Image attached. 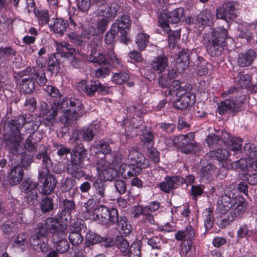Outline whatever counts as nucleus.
<instances>
[{"label":"nucleus","mask_w":257,"mask_h":257,"mask_svg":"<svg viewBox=\"0 0 257 257\" xmlns=\"http://www.w3.org/2000/svg\"><path fill=\"white\" fill-rule=\"evenodd\" d=\"M238 4L235 2H225L216 9V18L222 19L225 25L219 27L218 30H212L204 35L203 44L208 54L212 57L219 56L226 45V40L229 38L228 29L230 22L236 17V7Z\"/></svg>","instance_id":"nucleus-1"},{"label":"nucleus","mask_w":257,"mask_h":257,"mask_svg":"<svg viewBox=\"0 0 257 257\" xmlns=\"http://www.w3.org/2000/svg\"><path fill=\"white\" fill-rule=\"evenodd\" d=\"M63 209L57 214L56 218L48 217L45 220L46 227L53 234V240L66 241L64 230L71 220V213L76 209V204L73 199H63L60 201Z\"/></svg>","instance_id":"nucleus-2"},{"label":"nucleus","mask_w":257,"mask_h":257,"mask_svg":"<svg viewBox=\"0 0 257 257\" xmlns=\"http://www.w3.org/2000/svg\"><path fill=\"white\" fill-rule=\"evenodd\" d=\"M41 124L40 119H33L30 115H20L7 122L6 127L24 139L29 134L36 132Z\"/></svg>","instance_id":"nucleus-3"},{"label":"nucleus","mask_w":257,"mask_h":257,"mask_svg":"<svg viewBox=\"0 0 257 257\" xmlns=\"http://www.w3.org/2000/svg\"><path fill=\"white\" fill-rule=\"evenodd\" d=\"M247 202L241 195H235L230 192L222 194L217 201V209L221 215H225L233 207L230 212L242 214L246 210Z\"/></svg>","instance_id":"nucleus-4"},{"label":"nucleus","mask_w":257,"mask_h":257,"mask_svg":"<svg viewBox=\"0 0 257 257\" xmlns=\"http://www.w3.org/2000/svg\"><path fill=\"white\" fill-rule=\"evenodd\" d=\"M84 106L80 99L71 97L70 99L64 100L59 109L63 112L60 120L63 123L68 125L75 124L82 115Z\"/></svg>","instance_id":"nucleus-5"},{"label":"nucleus","mask_w":257,"mask_h":257,"mask_svg":"<svg viewBox=\"0 0 257 257\" xmlns=\"http://www.w3.org/2000/svg\"><path fill=\"white\" fill-rule=\"evenodd\" d=\"M118 211L115 208L109 209L107 207L101 205L97 206L94 209L95 219L103 225L115 224L117 221Z\"/></svg>","instance_id":"nucleus-6"},{"label":"nucleus","mask_w":257,"mask_h":257,"mask_svg":"<svg viewBox=\"0 0 257 257\" xmlns=\"http://www.w3.org/2000/svg\"><path fill=\"white\" fill-rule=\"evenodd\" d=\"M234 100L227 99L221 101L218 106L217 112L220 115L226 113L236 112L242 109V104L245 100V95L237 96L235 94H232Z\"/></svg>","instance_id":"nucleus-7"},{"label":"nucleus","mask_w":257,"mask_h":257,"mask_svg":"<svg viewBox=\"0 0 257 257\" xmlns=\"http://www.w3.org/2000/svg\"><path fill=\"white\" fill-rule=\"evenodd\" d=\"M132 20L130 17L123 14L118 17L112 26L120 34L119 40L121 43L127 45L131 42V39L127 37L128 32L131 28Z\"/></svg>","instance_id":"nucleus-8"},{"label":"nucleus","mask_w":257,"mask_h":257,"mask_svg":"<svg viewBox=\"0 0 257 257\" xmlns=\"http://www.w3.org/2000/svg\"><path fill=\"white\" fill-rule=\"evenodd\" d=\"M38 180L42 183L41 192L45 195L51 194L55 189L58 183L56 177L49 173V170L42 168L39 171Z\"/></svg>","instance_id":"nucleus-9"},{"label":"nucleus","mask_w":257,"mask_h":257,"mask_svg":"<svg viewBox=\"0 0 257 257\" xmlns=\"http://www.w3.org/2000/svg\"><path fill=\"white\" fill-rule=\"evenodd\" d=\"M58 108L55 105L52 104L49 105L44 101L40 103L39 116L43 118L46 125L51 126L54 124L58 114Z\"/></svg>","instance_id":"nucleus-10"},{"label":"nucleus","mask_w":257,"mask_h":257,"mask_svg":"<svg viewBox=\"0 0 257 257\" xmlns=\"http://www.w3.org/2000/svg\"><path fill=\"white\" fill-rule=\"evenodd\" d=\"M194 139V134L190 133L186 135H181L175 140V144L181 151L189 154L194 152L196 147Z\"/></svg>","instance_id":"nucleus-11"},{"label":"nucleus","mask_w":257,"mask_h":257,"mask_svg":"<svg viewBox=\"0 0 257 257\" xmlns=\"http://www.w3.org/2000/svg\"><path fill=\"white\" fill-rule=\"evenodd\" d=\"M252 79L251 76L249 74H243L240 73L235 78V83L236 86L232 87L224 93V95L230 94H235L237 96L242 95L243 87L248 89L250 86V83Z\"/></svg>","instance_id":"nucleus-12"},{"label":"nucleus","mask_w":257,"mask_h":257,"mask_svg":"<svg viewBox=\"0 0 257 257\" xmlns=\"http://www.w3.org/2000/svg\"><path fill=\"white\" fill-rule=\"evenodd\" d=\"M16 135L10 130L9 134H5L4 136V140L9 145L11 152L14 155H20L24 152V149L22 148L21 150V143L25 139Z\"/></svg>","instance_id":"nucleus-13"},{"label":"nucleus","mask_w":257,"mask_h":257,"mask_svg":"<svg viewBox=\"0 0 257 257\" xmlns=\"http://www.w3.org/2000/svg\"><path fill=\"white\" fill-rule=\"evenodd\" d=\"M120 6L118 0H111L108 3L98 9L99 15L104 18L114 19L120 12Z\"/></svg>","instance_id":"nucleus-14"},{"label":"nucleus","mask_w":257,"mask_h":257,"mask_svg":"<svg viewBox=\"0 0 257 257\" xmlns=\"http://www.w3.org/2000/svg\"><path fill=\"white\" fill-rule=\"evenodd\" d=\"M183 177L180 176H167L165 177V180L160 183L159 187L164 192L169 193L172 190L183 185Z\"/></svg>","instance_id":"nucleus-15"},{"label":"nucleus","mask_w":257,"mask_h":257,"mask_svg":"<svg viewBox=\"0 0 257 257\" xmlns=\"http://www.w3.org/2000/svg\"><path fill=\"white\" fill-rule=\"evenodd\" d=\"M117 218V221L115 222V224L120 228V230L118 232L119 235L116 236L115 241H127L124 237L131 233L132 226L125 216L119 217L118 213Z\"/></svg>","instance_id":"nucleus-16"},{"label":"nucleus","mask_w":257,"mask_h":257,"mask_svg":"<svg viewBox=\"0 0 257 257\" xmlns=\"http://www.w3.org/2000/svg\"><path fill=\"white\" fill-rule=\"evenodd\" d=\"M128 159L133 164H134V166L140 169L141 172L143 169L149 166L148 160L142 153L136 150L130 152Z\"/></svg>","instance_id":"nucleus-17"},{"label":"nucleus","mask_w":257,"mask_h":257,"mask_svg":"<svg viewBox=\"0 0 257 257\" xmlns=\"http://www.w3.org/2000/svg\"><path fill=\"white\" fill-rule=\"evenodd\" d=\"M96 134V128L93 126L89 127H85L75 131L72 138L75 141H83L85 142L91 141Z\"/></svg>","instance_id":"nucleus-18"},{"label":"nucleus","mask_w":257,"mask_h":257,"mask_svg":"<svg viewBox=\"0 0 257 257\" xmlns=\"http://www.w3.org/2000/svg\"><path fill=\"white\" fill-rule=\"evenodd\" d=\"M24 176L23 169L20 164L12 167L9 173L10 184L13 186L19 184L22 181Z\"/></svg>","instance_id":"nucleus-19"},{"label":"nucleus","mask_w":257,"mask_h":257,"mask_svg":"<svg viewBox=\"0 0 257 257\" xmlns=\"http://www.w3.org/2000/svg\"><path fill=\"white\" fill-rule=\"evenodd\" d=\"M81 163V162L75 161L73 159L70 158L67 165V172L76 179H79L83 177L85 173L83 170V167L80 165Z\"/></svg>","instance_id":"nucleus-20"},{"label":"nucleus","mask_w":257,"mask_h":257,"mask_svg":"<svg viewBox=\"0 0 257 257\" xmlns=\"http://www.w3.org/2000/svg\"><path fill=\"white\" fill-rule=\"evenodd\" d=\"M162 19L167 20L171 24H177L184 16V10L182 8H178L168 13H161L160 15Z\"/></svg>","instance_id":"nucleus-21"},{"label":"nucleus","mask_w":257,"mask_h":257,"mask_svg":"<svg viewBox=\"0 0 257 257\" xmlns=\"http://www.w3.org/2000/svg\"><path fill=\"white\" fill-rule=\"evenodd\" d=\"M143 121L141 119L133 118L129 119L127 118H124L122 121L121 125L124 128L125 132L133 133L135 131L136 135L140 133V130H142Z\"/></svg>","instance_id":"nucleus-22"},{"label":"nucleus","mask_w":257,"mask_h":257,"mask_svg":"<svg viewBox=\"0 0 257 257\" xmlns=\"http://www.w3.org/2000/svg\"><path fill=\"white\" fill-rule=\"evenodd\" d=\"M99 85V80H98L90 81L88 83H86L85 80H82L77 84V86L79 89L84 91L87 96L92 97L97 91L98 88L97 87Z\"/></svg>","instance_id":"nucleus-23"},{"label":"nucleus","mask_w":257,"mask_h":257,"mask_svg":"<svg viewBox=\"0 0 257 257\" xmlns=\"http://www.w3.org/2000/svg\"><path fill=\"white\" fill-rule=\"evenodd\" d=\"M45 90L48 95L53 98L54 104H57L59 108L61 107V104L64 100L70 99L71 97H68L61 93L59 90L56 87L52 85H48L45 88Z\"/></svg>","instance_id":"nucleus-24"},{"label":"nucleus","mask_w":257,"mask_h":257,"mask_svg":"<svg viewBox=\"0 0 257 257\" xmlns=\"http://www.w3.org/2000/svg\"><path fill=\"white\" fill-rule=\"evenodd\" d=\"M92 186L95 190L96 196L98 197L99 201L105 202L107 187L105 181L101 179H97L93 182Z\"/></svg>","instance_id":"nucleus-25"},{"label":"nucleus","mask_w":257,"mask_h":257,"mask_svg":"<svg viewBox=\"0 0 257 257\" xmlns=\"http://www.w3.org/2000/svg\"><path fill=\"white\" fill-rule=\"evenodd\" d=\"M168 65V58L165 54L157 56L151 63L152 69L159 74L164 72Z\"/></svg>","instance_id":"nucleus-26"},{"label":"nucleus","mask_w":257,"mask_h":257,"mask_svg":"<svg viewBox=\"0 0 257 257\" xmlns=\"http://www.w3.org/2000/svg\"><path fill=\"white\" fill-rule=\"evenodd\" d=\"M256 57L255 51L250 49L245 53L239 54L237 58L238 64L242 67H247L252 64Z\"/></svg>","instance_id":"nucleus-27"},{"label":"nucleus","mask_w":257,"mask_h":257,"mask_svg":"<svg viewBox=\"0 0 257 257\" xmlns=\"http://www.w3.org/2000/svg\"><path fill=\"white\" fill-rule=\"evenodd\" d=\"M140 132H142V134L140 135V138L144 148L147 149L153 147L154 136L153 133L150 131V127L143 125L142 130H140Z\"/></svg>","instance_id":"nucleus-28"},{"label":"nucleus","mask_w":257,"mask_h":257,"mask_svg":"<svg viewBox=\"0 0 257 257\" xmlns=\"http://www.w3.org/2000/svg\"><path fill=\"white\" fill-rule=\"evenodd\" d=\"M196 21L202 26H210L213 23L214 14L211 10H203L197 16Z\"/></svg>","instance_id":"nucleus-29"},{"label":"nucleus","mask_w":257,"mask_h":257,"mask_svg":"<svg viewBox=\"0 0 257 257\" xmlns=\"http://www.w3.org/2000/svg\"><path fill=\"white\" fill-rule=\"evenodd\" d=\"M26 71L31 75H34V78L37 83L40 86H44L47 81L45 73L42 68H36V67L31 68L28 67Z\"/></svg>","instance_id":"nucleus-30"},{"label":"nucleus","mask_w":257,"mask_h":257,"mask_svg":"<svg viewBox=\"0 0 257 257\" xmlns=\"http://www.w3.org/2000/svg\"><path fill=\"white\" fill-rule=\"evenodd\" d=\"M87 151L81 143L78 144L71 153V159L75 161L81 162L87 157Z\"/></svg>","instance_id":"nucleus-31"},{"label":"nucleus","mask_w":257,"mask_h":257,"mask_svg":"<svg viewBox=\"0 0 257 257\" xmlns=\"http://www.w3.org/2000/svg\"><path fill=\"white\" fill-rule=\"evenodd\" d=\"M222 133L221 137L212 134L209 135L206 139V143L210 148H214L216 147L221 146L227 142L226 141L227 136Z\"/></svg>","instance_id":"nucleus-32"},{"label":"nucleus","mask_w":257,"mask_h":257,"mask_svg":"<svg viewBox=\"0 0 257 257\" xmlns=\"http://www.w3.org/2000/svg\"><path fill=\"white\" fill-rule=\"evenodd\" d=\"M120 172L124 178L137 176L141 173L140 169L131 164H123L120 167Z\"/></svg>","instance_id":"nucleus-33"},{"label":"nucleus","mask_w":257,"mask_h":257,"mask_svg":"<svg viewBox=\"0 0 257 257\" xmlns=\"http://www.w3.org/2000/svg\"><path fill=\"white\" fill-rule=\"evenodd\" d=\"M195 234L194 229L191 225H188L184 230L178 231L175 234V238L180 241H190L193 239Z\"/></svg>","instance_id":"nucleus-34"},{"label":"nucleus","mask_w":257,"mask_h":257,"mask_svg":"<svg viewBox=\"0 0 257 257\" xmlns=\"http://www.w3.org/2000/svg\"><path fill=\"white\" fill-rule=\"evenodd\" d=\"M177 73L173 69L168 70L167 75L161 76L158 79L159 85L162 88H170L172 80L177 78Z\"/></svg>","instance_id":"nucleus-35"},{"label":"nucleus","mask_w":257,"mask_h":257,"mask_svg":"<svg viewBox=\"0 0 257 257\" xmlns=\"http://www.w3.org/2000/svg\"><path fill=\"white\" fill-rule=\"evenodd\" d=\"M3 232L6 238L12 239L16 234L18 225L12 221H7L2 226Z\"/></svg>","instance_id":"nucleus-36"},{"label":"nucleus","mask_w":257,"mask_h":257,"mask_svg":"<svg viewBox=\"0 0 257 257\" xmlns=\"http://www.w3.org/2000/svg\"><path fill=\"white\" fill-rule=\"evenodd\" d=\"M225 135L227 136L226 142L225 144L229 146L230 151L234 152L235 153L240 152L241 151L242 140L240 138H236L230 137L228 134L225 133Z\"/></svg>","instance_id":"nucleus-37"},{"label":"nucleus","mask_w":257,"mask_h":257,"mask_svg":"<svg viewBox=\"0 0 257 257\" xmlns=\"http://www.w3.org/2000/svg\"><path fill=\"white\" fill-rule=\"evenodd\" d=\"M69 224L76 230V231L70 232L68 236L69 241H83V236L79 232V231L81 229L80 220L78 219L74 220L73 221L69 222Z\"/></svg>","instance_id":"nucleus-38"},{"label":"nucleus","mask_w":257,"mask_h":257,"mask_svg":"<svg viewBox=\"0 0 257 257\" xmlns=\"http://www.w3.org/2000/svg\"><path fill=\"white\" fill-rule=\"evenodd\" d=\"M176 63L178 69H181L182 70L189 66V55L187 51L183 49L179 53Z\"/></svg>","instance_id":"nucleus-39"},{"label":"nucleus","mask_w":257,"mask_h":257,"mask_svg":"<svg viewBox=\"0 0 257 257\" xmlns=\"http://www.w3.org/2000/svg\"><path fill=\"white\" fill-rule=\"evenodd\" d=\"M60 55L54 54L52 55L48 65V70L55 75H57L60 70Z\"/></svg>","instance_id":"nucleus-40"},{"label":"nucleus","mask_w":257,"mask_h":257,"mask_svg":"<svg viewBox=\"0 0 257 257\" xmlns=\"http://www.w3.org/2000/svg\"><path fill=\"white\" fill-rule=\"evenodd\" d=\"M180 248L182 253L187 257H194L196 247L193 242H181Z\"/></svg>","instance_id":"nucleus-41"},{"label":"nucleus","mask_w":257,"mask_h":257,"mask_svg":"<svg viewBox=\"0 0 257 257\" xmlns=\"http://www.w3.org/2000/svg\"><path fill=\"white\" fill-rule=\"evenodd\" d=\"M68 26L69 24L67 20L62 18H57L52 26L51 29L55 33L63 35Z\"/></svg>","instance_id":"nucleus-42"},{"label":"nucleus","mask_w":257,"mask_h":257,"mask_svg":"<svg viewBox=\"0 0 257 257\" xmlns=\"http://www.w3.org/2000/svg\"><path fill=\"white\" fill-rule=\"evenodd\" d=\"M36 158L42 161V164L44 166L43 168H47L49 170V168L52 166V161L48 152L47 149L45 147L43 150L36 155Z\"/></svg>","instance_id":"nucleus-43"},{"label":"nucleus","mask_w":257,"mask_h":257,"mask_svg":"<svg viewBox=\"0 0 257 257\" xmlns=\"http://www.w3.org/2000/svg\"><path fill=\"white\" fill-rule=\"evenodd\" d=\"M183 92L182 98L186 102L188 107H189L195 103L196 96L194 93L191 92L192 87L190 84L186 85V88Z\"/></svg>","instance_id":"nucleus-44"},{"label":"nucleus","mask_w":257,"mask_h":257,"mask_svg":"<svg viewBox=\"0 0 257 257\" xmlns=\"http://www.w3.org/2000/svg\"><path fill=\"white\" fill-rule=\"evenodd\" d=\"M72 244V251L75 253L73 257H85L83 252L80 251L83 248L88 246L89 245H93L97 242H84L82 247V242H70ZM71 249V248L70 249Z\"/></svg>","instance_id":"nucleus-45"},{"label":"nucleus","mask_w":257,"mask_h":257,"mask_svg":"<svg viewBox=\"0 0 257 257\" xmlns=\"http://www.w3.org/2000/svg\"><path fill=\"white\" fill-rule=\"evenodd\" d=\"M216 169V167L211 164H208L204 166L200 171L201 177L205 178L208 181L211 180L213 178Z\"/></svg>","instance_id":"nucleus-46"},{"label":"nucleus","mask_w":257,"mask_h":257,"mask_svg":"<svg viewBox=\"0 0 257 257\" xmlns=\"http://www.w3.org/2000/svg\"><path fill=\"white\" fill-rule=\"evenodd\" d=\"M241 214L236 213V212H229V215L226 217H222L220 216L218 218L217 224L219 227L222 228H225Z\"/></svg>","instance_id":"nucleus-47"},{"label":"nucleus","mask_w":257,"mask_h":257,"mask_svg":"<svg viewBox=\"0 0 257 257\" xmlns=\"http://www.w3.org/2000/svg\"><path fill=\"white\" fill-rule=\"evenodd\" d=\"M229 154L228 150L220 148L210 151L208 155L209 157L215 158L219 162H222L228 158Z\"/></svg>","instance_id":"nucleus-48"},{"label":"nucleus","mask_w":257,"mask_h":257,"mask_svg":"<svg viewBox=\"0 0 257 257\" xmlns=\"http://www.w3.org/2000/svg\"><path fill=\"white\" fill-rule=\"evenodd\" d=\"M40 207L43 213L50 212L54 209L53 199L48 196L45 197L40 202Z\"/></svg>","instance_id":"nucleus-49"},{"label":"nucleus","mask_w":257,"mask_h":257,"mask_svg":"<svg viewBox=\"0 0 257 257\" xmlns=\"http://www.w3.org/2000/svg\"><path fill=\"white\" fill-rule=\"evenodd\" d=\"M254 235L252 230H249L246 224L241 225L237 232V236L238 239L248 240Z\"/></svg>","instance_id":"nucleus-50"},{"label":"nucleus","mask_w":257,"mask_h":257,"mask_svg":"<svg viewBox=\"0 0 257 257\" xmlns=\"http://www.w3.org/2000/svg\"><path fill=\"white\" fill-rule=\"evenodd\" d=\"M150 36L145 33H139L136 36V43L140 51L144 50L148 46Z\"/></svg>","instance_id":"nucleus-51"},{"label":"nucleus","mask_w":257,"mask_h":257,"mask_svg":"<svg viewBox=\"0 0 257 257\" xmlns=\"http://www.w3.org/2000/svg\"><path fill=\"white\" fill-rule=\"evenodd\" d=\"M129 79V75L122 71L114 73L112 76L111 81L116 84L121 85L126 82Z\"/></svg>","instance_id":"nucleus-52"},{"label":"nucleus","mask_w":257,"mask_h":257,"mask_svg":"<svg viewBox=\"0 0 257 257\" xmlns=\"http://www.w3.org/2000/svg\"><path fill=\"white\" fill-rule=\"evenodd\" d=\"M21 87V89L25 93L30 94L35 89V82L33 79L29 78L23 79Z\"/></svg>","instance_id":"nucleus-53"},{"label":"nucleus","mask_w":257,"mask_h":257,"mask_svg":"<svg viewBox=\"0 0 257 257\" xmlns=\"http://www.w3.org/2000/svg\"><path fill=\"white\" fill-rule=\"evenodd\" d=\"M38 186V182H34L31 179H27L22 182L20 188L22 192L27 193L32 191H37L36 189Z\"/></svg>","instance_id":"nucleus-54"},{"label":"nucleus","mask_w":257,"mask_h":257,"mask_svg":"<svg viewBox=\"0 0 257 257\" xmlns=\"http://www.w3.org/2000/svg\"><path fill=\"white\" fill-rule=\"evenodd\" d=\"M205 218L204 219V227L206 230H209L213 225L214 215L212 210L209 208L204 211Z\"/></svg>","instance_id":"nucleus-55"},{"label":"nucleus","mask_w":257,"mask_h":257,"mask_svg":"<svg viewBox=\"0 0 257 257\" xmlns=\"http://www.w3.org/2000/svg\"><path fill=\"white\" fill-rule=\"evenodd\" d=\"M35 15L38 18L39 24L40 25L46 24L49 22V15L47 10H37Z\"/></svg>","instance_id":"nucleus-56"},{"label":"nucleus","mask_w":257,"mask_h":257,"mask_svg":"<svg viewBox=\"0 0 257 257\" xmlns=\"http://www.w3.org/2000/svg\"><path fill=\"white\" fill-rule=\"evenodd\" d=\"M141 242H133L128 249L129 257H140Z\"/></svg>","instance_id":"nucleus-57"},{"label":"nucleus","mask_w":257,"mask_h":257,"mask_svg":"<svg viewBox=\"0 0 257 257\" xmlns=\"http://www.w3.org/2000/svg\"><path fill=\"white\" fill-rule=\"evenodd\" d=\"M101 175L104 180L112 181L118 176V173L116 170L108 166L105 170H103Z\"/></svg>","instance_id":"nucleus-58"},{"label":"nucleus","mask_w":257,"mask_h":257,"mask_svg":"<svg viewBox=\"0 0 257 257\" xmlns=\"http://www.w3.org/2000/svg\"><path fill=\"white\" fill-rule=\"evenodd\" d=\"M20 158V165L22 168L26 169H28L30 167L31 164L33 162V156L32 155L27 154L24 152L21 154Z\"/></svg>","instance_id":"nucleus-59"},{"label":"nucleus","mask_w":257,"mask_h":257,"mask_svg":"<svg viewBox=\"0 0 257 257\" xmlns=\"http://www.w3.org/2000/svg\"><path fill=\"white\" fill-rule=\"evenodd\" d=\"M37 227L36 230V234L34 236L33 240H40L43 238H45L48 235V231L51 232L50 230L46 227L45 225L44 227L42 224H39Z\"/></svg>","instance_id":"nucleus-60"},{"label":"nucleus","mask_w":257,"mask_h":257,"mask_svg":"<svg viewBox=\"0 0 257 257\" xmlns=\"http://www.w3.org/2000/svg\"><path fill=\"white\" fill-rule=\"evenodd\" d=\"M180 39V32L174 31L168 35V44L170 48L174 49L177 45V42Z\"/></svg>","instance_id":"nucleus-61"},{"label":"nucleus","mask_w":257,"mask_h":257,"mask_svg":"<svg viewBox=\"0 0 257 257\" xmlns=\"http://www.w3.org/2000/svg\"><path fill=\"white\" fill-rule=\"evenodd\" d=\"M243 151L249 159H252L257 157V148L253 144H246L244 146Z\"/></svg>","instance_id":"nucleus-62"},{"label":"nucleus","mask_w":257,"mask_h":257,"mask_svg":"<svg viewBox=\"0 0 257 257\" xmlns=\"http://www.w3.org/2000/svg\"><path fill=\"white\" fill-rule=\"evenodd\" d=\"M89 62L99 65L110 66V63L107 60L106 55L101 53L97 54L96 57L93 56Z\"/></svg>","instance_id":"nucleus-63"},{"label":"nucleus","mask_w":257,"mask_h":257,"mask_svg":"<svg viewBox=\"0 0 257 257\" xmlns=\"http://www.w3.org/2000/svg\"><path fill=\"white\" fill-rule=\"evenodd\" d=\"M117 34H119L118 32L111 26L109 31L105 34L104 39L105 43L110 46H113L115 36Z\"/></svg>","instance_id":"nucleus-64"}]
</instances>
